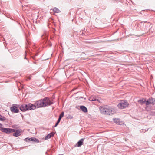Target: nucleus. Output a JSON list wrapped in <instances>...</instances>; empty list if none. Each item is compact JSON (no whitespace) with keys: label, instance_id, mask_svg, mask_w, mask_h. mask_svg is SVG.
Here are the masks:
<instances>
[{"label":"nucleus","instance_id":"nucleus-21","mask_svg":"<svg viewBox=\"0 0 155 155\" xmlns=\"http://www.w3.org/2000/svg\"><path fill=\"white\" fill-rule=\"evenodd\" d=\"M61 119V118H60L59 117V118L58 119V120L57 121H58V122H60Z\"/></svg>","mask_w":155,"mask_h":155},{"label":"nucleus","instance_id":"nucleus-3","mask_svg":"<svg viewBox=\"0 0 155 155\" xmlns=\"http://www.w3.org/2000/svg\"><path fill=\"white\" fill-rule=\"evenodd\" d=\"M129 105L128 103L126 101L121 100L117 105L118 108L120 109L126 108Z\"/></svg>","mask_w":155,"mask_h":155},{"label":"nucleus","instance_id":"nucleus-20","mask_svg":"<svg viewBox=\"0 0 155 155\" xmlns=\"http://www.w3.org/2000/svg\"><path fill=\"white\" fill-rule=\"evenodd\" d=\"M59 123V122H58V121H57L54 126V127H56L58 125Z\"/></svg>","mask_w":155,"mask_h":155},{"label":"nucleus","instance_id":"nucleus-8","mask_svg":"<svg viewBox=\"0 0 155 155\" xmlns=\"http://www.w3.org/2000/svg\"><path fill=\"white\" fill-rule=\"evenodd\" d=\"M84 139V138L81 139L76 144L75 146H77L79 147H80L83 144V141Z\"/></svg>","mask_w":155,"mask_h":155},{"label":"nucleus","instance_id":"nucleus-16","mask_svg":"<svg viewBox=\"0 0 155 155\" xmlns=\"http://www.w3.org/2000/svg\"><path fill=\"white\" fill-rule=\"evenodd\" d=\"M145 100H140L138 101V102L141 105L143 104L145 102Z\"/></svg>","mask_w":155,"mask_h":155},{"label":"nucleus","instance_id":"nucleus-2","mask_svg":"<svg viewBox=\"0 0 155 155\" xmlns=\"http://www.w3.org/2000/svg\"><path fill=\"white\" fill-rule=\"evenodd\" d=\"M20 110L22 111H25L31 109H35V107L33 106V104L29 103L28 104H23L19 107Z\"/></svg>","mask_w":155,"mask_h":155},{"label":"nucleus","instance_id":"nucleus-9","mask_svg":"<svg viewBox=\"0 0 155 155\" xmlns=\"http://www.w3.org/2000/svg\"><path fill=\"white\" fill-rule=\"evenodd\" d=\"M109 111H110V115L116 113L117 111L114 107H110Z\"/></svg>","mask_w":155,"mask_h":155},{"label":"nucleus","instance_id":"nucleus-18","mask_svg":"<svg viewBox=\"0 0 155 155\" xmlns=\"http://www.w3.org/2000/svg\"><path fill=\"white\" fill-rule=\"evenodd\" d=\"M145 102H146V105H148L149 104H151L149 99H148V100L147 101H146Z\"/></svg>","mask_w":155,"mask_h":155},{"label":"nucleus","instance_id":"nucleus-17","mask_svg":"<svg viewBox=\"0 0 155 155\" xmlns=\"http://www.w3.org/2000/svg\"><path fill=\"white\" fill-rule=\"evenodd\" d=\"M6 120V118L0 114V121H4Z\"/></svg>","mask_w":155,"mask_h":155},{"label":"nucleus","instance_id":"nucleus-10","mask_svg":"<svg viewBox=\"0 0 155 155\" xmlns=\"http://www.w3.org/2000/svg\"><path fill=\"white\" fill-rule=\"evenodd\" d=\"M25 141H26L27 142H28L29 141H38V140H37L35 138H26L25 139Z\"/></svg>","mask_w":155,"mask_h":155},{"label":"nucleus","instance_id":"nucleus-22","mask_svg":"<svg viewBox=\"0 0 155 155\" xmlns=\"http://www.w3.org/2000/svg\"><path fill=\"white\" fill-rule=\"evenodd\" d=\"M117 119H115L114 120V122H116L117 121V120H117Z\"/></svg>","mask_w":155,"mask_h":155},{"label":"nucleus","instance_id":"nucleus-19","mask_svg":"<svg viewBox=\"0 0 155 155\" xmlns=\"http://www.w3.org/2000/svg\"><path fill=\"white\" fill-rule=\"evenodd\" d=\"M64 113L62 112L61 114H60L59 117L60 118H61L64 116Z\"/></svg>","mask_w":155,"mask_h":155},{"label":"nucleus","instance_id":"nucleus-4","mask_svg":"<svg viewBox=\"0 0 155 155\" xmlns=\"http://www.w3.org/2000/svg\"><path fill=\"white\" fill-rule=\"evenodd\" d=\"M110 107L105 106L100 109L101 113L105 114L110 115V111H109Z\"/></svg>","mask_w":155,"mask_h":155},{"label":"nucleus","instance_id":"nucleus-1","mask_svg":"<svg viewBox=\"0 0 155 155\" xmlns=\"http://www.w3.org/2000/svg\"><path fill=\"white\" fill-rule=\"evenodd\" d=\"M53 102L49 99L46 97L36 102L33 106L35 107V109L36 108L45 107L50 105Z\"/></svg>","mask_w":155,"mask_h":155},{"label":"nucleus","instance_id":"nucleus-13","mask_svg":"<svg viewBox=\"0 0 155 155\" xmlns=\"http://www.w3.org/2000/svg\"><path fill=\"white\" fill-rule=\"evenodd\" d=\"M13 136L17 137L20 135V131L19 130H17L13 134Z\"/></svg>","mask_w":155,"mask_h":155},{"label":"nucleus","instance_id":"nucleus-5","mask_svg":"<svg viewBox=\"0 0 155 155\" xmlns=\"http://www.w3.org/2000/svg\"><path fill=\"white\" fill-rule=\"evenodd\" d=\"M1 131L6 133H12L15 132V130L11 128L2 127L0 129Z\"/></svg>","mask_w":155,"mask_h":155},{"label":"nucleus","instance_id":"nucleus-11","mask_svg":"<svg viewBox=\"0 0 155 155\" xmlns=\"http://www.w3.org/2000/svg\"><path fill=\"white\" fill-rule=\"evenodd\" d=\"M54 135V133L53 132H51L50 133L48 134L47 136L45 137V140H47L50 139L51 137L53 136Z\"/></svg>","mask_w":155,"mask_h":155},{"label":"nucleus","instance_id":"nucleus-15","mask_svg":"<svg viewBox=\"0 0 155 155\" xmlns=\"http://www.w3.org/2000/svg\"><path fill=\"white\" fill-rule=\"evenodd\" d=\"M150 104L153 105L155 103V99L152 98H149Z\"/></svg>","mask_w":155,"mask_h":155},{"label":"nucleus","instance_id":"nucleus-23","mask_svg":"<svg viewBox=\"0 0 155 155\" xmlns=\"http://www.w3.org/2000/svg\"><path fill=\"white\" fill-rule=\"evenodd\" d=\"M2 124H1V123H0V127H2Z\"/></svg>","mask_w":155,"mask_h":155},{"label":"nucleus","instance_id":"nucleus-6","mask_svg":"<svg viewBox=\"0 0 155 155\" xmlns=\"http://www.w3.org/2000/svg\"><path fill=\"white\" fill-rule=\"evenodd\" d=\"M10 110L12 112L15 113H18L19 112V110L17 107L13 106L10 107Z\"/></svg>","mask_w":155,"mask_h":155},{"label":"nucleus","instance_id":"nucleus-7","mask_svg":"<svg viewBox=\"0 0 155 155\" xmlns=\"http://www.w3.org/2000/svg\"><path fill=\"white\" fill-rule=\"evenodd\" d=\"M89 100L90 101H100V99L96 97H95L94 96H91L89 98Z\"/></svg>","mask_w":155,"mask_h":155},{"label":"nucleus","instance_id":"nucleus-12","mask_svg":"<svg viewBox=\"0 0 155 155\" xmlns=\"http://www.w3.org/2000/svg\"><path fill=\"white\" fill-rule=\"evenodd\" d=\"M81 110L84 113H86L87 112V108L84 106H80Z\"/></svg>","mask_w":155,"mask_h":155},{"label":"nucleus","instance_id":"nucleus-24","mask_svg":"<svg viewBox=\"0 0 155 155\" xmlns=\"http://www.w3.org/2000/svg\"><path fill=\"white\" fill-rule=\"evenodd\" d=\"M25 59H26V57H25Z\"/></svg>","mask_w":155,"mask_h":155},{"label":"nucleus","instance_id":"nucleus-14","mask_svg":"<svg viewBox=\"0 0 155 155\" xmlns=\"http://www.w3.org/2000/svg\"><path fill=\"white\" fill-rule=\"evenodd\" d=\"M52 10L54 13H59L60 12V11L57 8H54L53 9H51L50 10Z\"/></svg>","mask_w":155,"mask_h":155}]
</instances>
